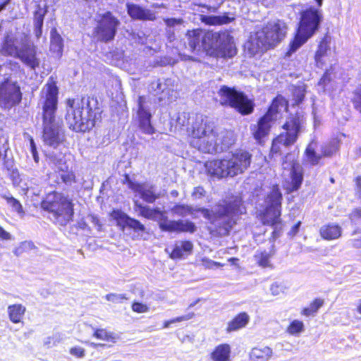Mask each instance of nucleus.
I'll list each match as a JSON object with an SVG mask.
<instances>
[{"mask_svg":"<svg viewBox=\"0 0 361 361\" xmlns=\"http://www.w3.org/2000/svg\"><path fill=\"white\" fill-rule=\"evenodd\" d=\"M8 140L6 136L0 137V155L1 154V152L4 151L5 153L8 149Z\"/></svg>","mask_w":361,"mask_h":361,"instance_id":"052dcab7","label":"nucleus"},{"mask_svg":"<svg viewBox=\"0 0 361 361\" xmlns=\"http://www.w3.org/2000/svg\"><path fill=\"white\" fill-rule=\"evenodd\" d=\"M106 298L109 301L117 302L118 300L125 299L126 298L121 295L111 293L106 295Z\"/></svg>","mask_w":361,"mask_h":361,"instance_id":"69168bd1","label":"nucleus"},{"mask_svg":"<svg viewBox=\"0 0 361 361\" xmlns=\"http://www.w3.org/2000/svg\"><path fill=\"white\" fill-rule=\"evenodd\" d=\"M235 14L232 13H224L217 16L209 17L207 23L211 25H223L231 23L235 20Z\"/></svg>","mask_w":361,"mask_h":361,"instance_id":"f704fd0d","label":"nucleus"},{"mask_svg":"<svg viewBox=\"0 0 361 361\" xmlns=\"http://www.w3.org/2000/svg\"><path fill=\"white\" fill-rule=\"evenodd\" d=\"M203 216L210 222L209 231L214 236L228 235L235 224L234 216L243 214L245 208L242 207L241 200L235 197L233 201L219 204L211 210L207 209H198Z\"/></svg>","mask_w":361,"mask_h":361,"instance_id":"f03ea898","label":"nucleus"},{"mask_svg":"<svg viewBox=\"0 0 361 361\" xmlns=\"http://www.w3.org/2000/svg\"><path fill=\"white\" fill-rule=\"evenodd\" d=\"M271 256V254L264 252L255 255V257L257 259V263L259 266L262 267H271L269 261Z\"/></svg>","mask_w":361,"mask_h":361,"instance_id":"de8ad7c7","label":"nucleus"},{"mask_svg":"<svg viewBox=\"0 0 361 361\" xmlns=\"http://www.w3.org/2000/svg\"><path fill=\"white\" fill-rule=\"evenodd\" d=\"M252 154L244 149L236 150L231 157L206 162L208 174L217 178L234 177L243 173L250 166Z\"/></svg>","mask_w":361,"mask_h":361,"instance_id":"20e7f679","label":"nucleus"},{"mask_svg":"<svg viewBox=\"0 0 361 361\" xmlns=\"http://www.w3.org/2000/svg\"><path fill=\"white\" fill-rule=\"evenodd\" d=\"M69 352L71 355L78 358H82L85 355V350L78 346L71 348Z\"/></svg>","mask_w":361,"mask_h":361,"instance_id":"13d9d810","label":"nucleus"},{"mask_svg":"<svg viewBox=\"0 0 361 361\" xmlns=\"http://www.w3.org/2000/svg\"><path fill=\"white\" fill-rule=\"evenodd\" d=\"M287 108V102L282 97H277L273 101L267 114L252 128L254 138L259 143L264 142L274 122L280 118L281 113L286 111Z\"/></svg>","mask_w":361,"mask_h":361,"instance_id":"9d476101","label":"nucleus"},{"mask_svg":"<svg viewBox=\"0 0 361 361\" xmlns=\"http://www.w3.org/2000/svg\"><path fill=\"white\" fill-rule=\"evenodd\" d=\"M119 21L108 12L102 16L95 28V36L99 40L107 42L111 40L116 32Z\"/></svg>","mask_w":361,"mask_h":361,"instance_id":"dca6fc26","label":"nucleus"},{"mask_svg":"<svg viewBox=\"0 0 361 361\" xmlns=\"http://www.w3.org/2000/svg\"><path fill=\"white\" fill-rule=\"evenodd\" d=\"M191 195L194 200L202 199L206 195V191L202 187L197 186L194 188Z\"/></svg>","mask_w":361,"mask_h":361,"instance_id":"4d7b16f0","label":"nucleus"},{"mask_svg":"<svg viewBox=\"0 0 361 361\" xmlns=\"http://www.w3.org/2000/svg\"><path fill=\"white\" fill-rule=\"evenodd\" d=\"M353 104L356 109L361 113V84L354 92Z\"/></svg>","mask_w":361,"mask_h":361,"instance_id":"603ef678","label":"nucleus"},{"mask_svg":"<svg viewBox=\"0 0 361 361\" xmlns=\"http://www.w3.org/2000/svg\"><path fill=\"white\" fill-rule=\"evenodd\" d=\"M152 114L149 111V102L144 97H139L137 101V119L140 129L146 134L154 133V128L151 124Z\"/></svg>","mask_w":361,"mask_h":361,"instance_id":"6ab92c4d","label":"nucleus"},{"mask_svg":"<svg viewBox=\"0 0 361 361\" xmlns=\"http://www.w3.org/2000/svg\"><path fill=\"white\" fill-rule=\"evenodd\" d=\"M130 189L138 192L140 195L141 198L149 203H153L161 196L159 193L156 192L155 186L149 183L139 185L131 184Z\"/></svg>","mask_w":361,"mask_h":361,"instance_id":"412c9836","label":"nucleus"},{"mask_svg":"<svg viewBox=\"0 0 361 361\" xmlns=\"http://www.w3.org/2000/svg\"><path fill=\"white\" fill-rule=\"evenodd\" d=\"M194 317H195L194 312H189L185 315L177 317L171 320L164 322V328H165V329L169 328L171 324L190 320V319H192Z\"/></svg>","mask_w":361,"mask_h":361,"instance_id":"49530a36","label":"nucleus"},{"mask_svg":"<svg viewBox=\"0 0 361 361\" xmlns=\"http://www.w3.org/2000/svg\"><path fill=\"white\" fill-rule=\"evenodd\" d=\"M272 356L273 350L270 347H255L249 353V361H269Z\"/></svg>","mask_w":361,"mask_h":361,"instance_id":"cd10ccee","label":"nucleus"},{"mask_svg":"<svg viewBox=\"0 0 361 361\" xmlns=\"http://www.w3.org/2000/svg\"><path fill=\"white\" fill-rule=\"evenodd\" d=\"M190 115L188 113L182 112L178 114L176 122L180 127L188 126L190 124Z\"/></svg>","mask_w":361,"mask_h":361,"instance_id":"864d4df0","label":"nucleus"},{"mask_svg":"<svg viewBox=\"0 0 361 361\" xmlns=\"http://www.w3.org/2000/svg\"><path fill=\"white\" fill-rule=\"evenodd\" d=\"M94 336L98 339L102 341H114L115 338L113 336L112 334L107 332L104 329H98L94 333Z\"/></svg>","mask_w":361,"mask_h":361,"instance_id":"8fccbe9b","label":"nucleus"},{"mask_svg":"<svg viewBox=\"0 0 361 361\" xmlns=\"http://www.w3.org/2000/svg\"><path fill=\"white\" fill-rule=\"evenodd\" d=\"M231 348L228 344L217 345L210 354L212 361H231Z\"/></svg>","mask_w":361,"mask_h":361,"instance_id":"c756f323","label":"nucleus"},{"mask_svg":"<svg viewBox=\"0 0 361 361\" xmlns=\"http://www.w3.org/2000/svg\"><path fill=\"white\" fill-rule=\"evenodd\" d=\"M30 150H31V153L32 154V157H33L35 163H38L39 158V156H38V154L37 152V149H36V146H35L33 139H32V138L30 139Z\"/></svg>","mask_w":361,"mask_h":361,"instance_id":"e2e57ef3","label":"nucleus"},{"mask_svg":"<svg viewBox=\"0 0 361 361\" xmlns=\"http://www.w3.org/2000/svg\"><path fill=\"white\" fill-rule=\"evenodd\" d=\"M9 176L14 186L20 187L24 191L28 190V187L22 184L21 176L18 169L12 170V172L9 173Z\"/></svg>","mask_w":361,"mask_h":361,"instance_id":"79ce46f5","label":"nucleus"},{"mask_svg":"<svg viewBox=\"0 0 361 361\" xmlns=\"http://www.w3.org/2000/svg\"><path fill=\"white\" fill-rule=\"evenodd\" d=\"M188 135L191 137L190 145L204 153L212 154L215 151V133L213 123L202 115L192 119L190 127H187Z\"/></svg>","mask_w":361,"mask_h":361,"instance_id":"423d86ee","label":"nucleus"},{"mask_svg":"<svg viewBox=\"0 0 361 361\" xmlns=\"http://www.w3.org/2000/svg\"><path fill=\"white\" fill-rule=\"evenodd\" d=\"M282 195L277 187H274L267 195L265 204L266 209L263 213L262 220L264 224H269L274 227L273 234L275 235L281 229V202Z\"/></svg>","mask_w":361,"mask_h":361,"instance_id":"f8f14e48","label":"nucleus"},{"mask_svg":"<svg viewBox=\"0 0 361 361\" xmlns=\"http://www.w3.org/2000/svg\"><path fill=\"white\" fill-rule=\"evenodd\" d=\"M111 216L117 221L118 224L120 226L124 227L125 224L128 219L129 216H128L124 212H123L121 210H114L111 213Z\"/></svg>","mask_w":361,"mask_h":361,"instance_id":"a18cd8bd","label":"nucleus"},{"mask_svg":"<svg viewBox=\"0 0 361 361\" xmlns=\"http://www.w3.org/2000/svg\"><path fill=\"white\" fill-rule=\"evenodd\" d=\"M304 119L296 114L288 118L283 126L284 133H281L272 142L271 152L273 154L281 153L283 148H286L293 145L302 131Z\"/></svg>","mask_w":361,"mask_h":361,"instance_id":"9b49d317","label":"nucleus"},{"mask_svg":"<svg viewBox=\"0 0 361 361\" xmlns=\"http://www.w3.org/2000/svg\"><path fill=\"white\" fill-rule=\"evenodd\" d=\"M283 175L290 176L292 183V190H296L300 186L303 177L302 167L295 161V155L287 154L282 164Z\"/></svg>","mask_w":361,"mask_h":361,"instance_id":"f3484780","label":"nucleus"},{"mask_svg":"<svg viewBox=\"0 0 361 361\" xmlns=\"http://www.w3.org/2000/svg\"><path fill=\"white\" fill-rule=\"evenodd\" d=\"M322 20L323 14L319 8L311 6L302 11L297 33L290 45L288 54L290 55L291 53L295 51L313 36L318 30Z\"/></svg>","mask_w":361,"mask_h":361,"instance_id":"0eeeda50","label":"nucleus"},{"mask_svg":"<svg viewBox=\"0 0 361 361\" xmlns=\"http://www.w3.org/2000/svg\"><path fill=\"white\" fill-rule=\"evenodd\" d=\"M339 148V142L337 140L331 141L329 144L322 148V153L324 157H331L335 154Z\"/></svg>","mask_w":361,"mask_h":361,"instance_id":"4c0bfd02","label":"nucleus"},{"mask_svg":"<svg viewBox=\"0 0 361 361\" xmlns=\"http://www.w3.org/2000/svg\"><path fill=\"white\" fill-rule=\"evenodd\" d=\"M6 157V155L5 154V157ZM4 166L9 173L12 172V170L17 169L16 168L14 167L13 161L11 159H6V158H5L4 162Z\"/></svg>","mask_w":361,"mask_h":361,"instance_id":"0e129e2a","label":"nucleus"},{"mask_svg":"<svg viewBox=\"0 0 361 361\" xmlns=\"http://www.w3.org/2000/svg\"><path fill=\"white\" fill-rule=\"evenodd\" d=\"M1 196L2 198L5 199L7 203L18 213L23 212L22 205L18 200L10 195V194H1Z\"/></svg>","mask_w":361,"mask_h":361,"instance_id":"37998d69","label":"nucleus"},{"mask_svg":"<svg viewBox=\"0 0 361 361\" xmlns=\"http://www.w3.org/2000/svg\"><path fill=\"white\" fill-rule=\"evenodd\" d=\"M305 154L307 161L313 165L317 164L321 159V156L317 155L315 153L313 143H311L307 146L305 150Z\"/></svg>","mask_w":361,"mask_h":361,"instance_id":"58836bf2","label":"nucleus"},{"mask_svg":"<svg viewBox=\"0 0 361 361\" xmlns=\"http://www.w3.org/2000/svg\"><path fill=\"white\" fill-rule=\"evenodd\" d=\"M47 158L51 163L57 166L60 171H62L61 178L65 183L71 184L73 182H75V175L73 172L65 171V170L67 169V166L66 164L63 162V159L61 158L57 157L56 155L54 153L49 154L47 155Z\"/></svg>","mask_w":361,"mask_h":361,"instance_id":"a878e982","label":"nucleus"},{"mask_svg":"<svg viewBox=\"0 0 361 361\" xmlns=\"http://www.w3.org/2000/svg\"><path fill=\"white\" fill-rule=\"evenodd\" d=\"M350 221L357 227L352 233L350 240L352 245L356 248L361 247V209H355L350 215Z\"/></svg>","mask_w":361,"mask_h":361,"instance_id":"4be33fe9","label":"nucleus"},{"mask_svg":"<svg viewBox=\"0 0 361 361\" xmlns=\"http://www.w3.org/2000/svg\"><path fill=\"white\" fill-rule=\"evenodd\" d=\"M305 331V325L302 321L295 319L287 327L286 331L292 336H298Z\"/></svg>","mask_w":361,"mask_h":361,"instance_id":"e433bc0d","label":"nucleus"},{"mask_svg":"<svg viewBox=\"0 0 361 361\" xmlns=\"http://www.w3.org/2000/svg\"><path fill=\"white\" fill-rule=\"evenodd\" d=\"M286 30V23L281 20H278L267 23L250 37L249 42L246 44L248 52L254 56L274 47L285 37Z\"/></svg>","mask_w":361,"mask_h":361,"instance_id":"39448f33","label":"nucleus"},{"mask_svg":"<svg viewBox=\"0 0 361 361\" xmlns=\"http://www.w3.org/2000/svg\"><path fill=\"white\" fill-rule=\"evenodd\" d=\"M135 209L140 215L146 219L157 221L159 228L164 231L169 232H195L196 227L190 221L178 220L172 221L168 219L166 212L161 211L159 208L152 209L148 206H144L135 201Z\"/></svg>","mask_w":361,"mask_h":361,"instance_id":"6e6552de","label":"nucleus"},{"mask_svg":"<svg viewBox=\"0 0 361 361\" xmlns=\"http://www.w3.org/2000/svg\"><path fill=\"white\" fill-rule=\"evenodd\" d=\"M22 99L20 88L16 80L11 76L7 77L0 82V106L11 109L18 104Z\"/></svg>","mask_w":361,"mask_h":361,"instance_id":"2eb2a0df","label":"nucleus"},{"mask_svg":"<svg viewBox=\"0 0 361 361\" xmlns=\"http://www.w3.org/2000/svg\"><path fill=\"white\" fill-rule=\"evenodd\" d=\"M208 35L209 32L200 29L188 31L186 35L188 49L198 51L202 48L204 51H209L210 39H207Z\"/></svg>","mask_w":361,"mask_h":361,"instance_id":"aec40b11","label":"nucleus"},{"mask_svg":"<svg viewBox=\"0 0 361 361\" xmlns=\"http://www.w3.org/2000/svg\"><path fill=\"white\" fill-rule=\"evenodd\" d=\"M125 226H128L136 231H143L145 226L138 220L128 217Z\"/></svg>","mask_w":361,"mask_h":361,"instance_id":"3c124183","label":"nucleus"},{"mask_svg":"<svg viewBox=\"0 0 361 361\" xmlns=\"http://www.w3.org/2000/svg\"><path fill=\"white\" fill-rule=\"evenodd\" d=\"M128 13L135 19L142 20H154L156 19V14L149 9L144 8L136 4H128Z\"/></svg>","mask_w":361,"mask_h":361,"instance_id":"b1692460","label":"nucleus"},{"mask_svg":"<svg viewBox=\"0 0 361 361\" xmlns=\"http://www.w3.org/2000/svg\"><path fill=\"white\" fill-rule=\"evenodd\" d=\"M58 103V88L54 81L48 82L42 88L39 104L42 108L44 142L56 147L63 140V134L55 121Z\"/></svg>","mask_w":361,"mask_h":361,"instance_id":"f257e3e1","label":"nucleus"},{"mask_svg":"<svg viewBox=\"0 0 361 361\" xmlns=\"http://www.w3.org/2000/svg\"><path fill=\"white\" fill-rule=\"evenodd\" d=\"M132 310L137 313H145L149 312V307L141 302H133L132 305Z\"/></svg>","mask_w":361,"mask_h":361,"instance_id":"6e6d98bb","label":"nucleus"},{"mask_svg":"<svg viewBox=\"0 0 361 361\" xmlns=\"http://www.w3.org/2000/svg\"><path fill=\"white\" fill-rule=\"evenodd\" d=\"M26 307L22 304H13L8 305L7 312L8 318L14 324L22 322Z\"/></svg>","mask_w":361,"mask_h":361,"instance_id":"7c9ffc66","label":"nucleus"},{"mask_svg":"<svg viewBox=\"0 0 361 361\" xmlns=\"http://www.w3.org/2000/svg\"><path fill=\"white\" fill-rule=\"evenodd\" d=\"M63 39L61 35L57 32L55 28L51 31V44L50 50L56 53L58 56H61L63 50Z\"/></svg>","mask_w":361,"mask_h":361,"instance_id":"473e14b6","label":"nucleus"},{"mask_svg":"<svg viewBox=\"0 0 361 361\" xmlns=\"http://www.w3.org/2000/svg\"><path fill=\"white\" fill-rule=\"evenodd\" d=\"M294 95L296 97V102L297 103L301 102L305 97V90L302 87H298L295 92Z\"/></svg>","mask_w":361,"mask_h":361,"instance_id":"680f3d73","label":"nucleus"},{"mask_svg":"<svg viewBox=\"0 0 361 361\" xmlns=\"http://www.w3.org/2000/svg\"><path fill=\"white\" fill-rule=\"evenodd\" d=\"M209 51H216L218 56L231 58L236 54L233 36L227 31L209 32Z\"/></svg>","mask_w":361,"mask_h":361,"instance_id":"ddd939ff","label":"nucleus"},{"mask_svg":"<svg viewBox=\"0 0 361 361\" xmlns=\"http://www.w3.org/2000/svg\"><path fill=\"white\" fill-rule=\"evenodd\" d=\"M250 320L249 315L245 312L240 313L231 322L228 323L227 331H237L245 327Z\"/></svg>","mask_w":361,"mask_h":361,"instance_id":"2f4dec72","label":"nucleus"},{"mask_svg":"<svg viewBox=\"0 0 361 361\" xmlns=\"http://www.w3.org/2000/svg\"><path fill=\"white\" fill-rule=\"evenodd\" d=\"M270 290L272 295H278L281 292V288L279 285L274 283L271 286Z\"/></svg>","mask_w":361,"mask_h":361,"instance_id":"338daca9","label":"nucleus"},{"mask_svg":"<svg viewBox=\"0 0 361 361\" xmlns=\"http://www.w3.org/2000/svg\"><path fill=\"white\" fill-rule=\"evenodd\" d=\"M20 66L18 63L10 61L9 62L0 66V73L1 72L6 71V70H10L11 71H17L20 69Z\"/></svg>","mask_w":361,"mask_h":361,"instance_id":"5fc2aeb1","label":"nucleus"},{"mask_svg":"<svg viewBox=\"0 0 361 361\" xmlns=\"http://www.w3.org/2000/svg\"><path fill=\"white\" fill-rule=\"evenodd\" d=\"M23 63L32 70H35L40 65V59L37 57V48L32 43L24 40L21 42L19 53L16 57Z\"/></svg>","mask_w":361,"mask_h":361,"instance_id":"a211bd4d","label":"nucleus"},{"mask_svg":"<svg viewBox=\"0 0 361 361\" xmlns=\"http://www.w3.org/2000/svg\"><path fill=\"white\" fill-rule=\"evenodd\" d=\"M219 102L221 105H228L235 109L242 114H249L253 111V106L243 93L238 92L234 89L223 86L219 90Z\"/></svg>","mask_w":361,"mask_h":361,"instance_id":"4468645a","label":"nucleus"},{"mask_svg":"<svg viewBox=\"0 0 361 361\" xmlns=\"http://www.w3.org/2000/svg\"><path fill=\"white\" fill-rule=\"evenodd\" d=\"M201 265L204 268L208 269H213L214 268L222 267L224 266V264H221L218 262H214L207 257H203L201 259Z\"/></svg>","mask_w":361,"mask_h":361,"instance_id":"09e8293b","label":"nucleus"},{"mask_svg":"<svg viewBox=\"0 0 361 361\" xmlns=\"http://www.w3.org/2000/svg\"><path fill=\"white\" fill-rule=\"evenodd\" d=\"M356 183V190L357 192L359 194V196H361V177L358 176L355 179Z\"/></svg>","mask_w":361,"mask_h":361,"instance_id":"774afa93","label":"nucleus"},{"mask_svg":"<svg viewBox=\"0 0 361 361\" xmlns=\"http://www.w3.org/2000/svg\"><path fill=\"white\" fill-rule=\"evenodd\" d=\"M193 245L190 241H178L175 243L171 252L172 259H180L189 255L192 250Z\"/></svg>","mask_w":361,"mask_h":361,"instance_id":"c85d7f7f","label":"nucleus"},{"mask_svg":"<svg viewBox=\"0 0 361 361\" xmlns=\"http://www.w3.org/2000/svg\"><path fill=\"white\" fill-rule=\"evenodd\" d=\"M42 207L51 214L55 223L61 226L70 222L74 214L71 200L57 192L49 194Z\"/></svg>","mask_w":361,"mask_h":361,"instance_id":"1a4fd4ad","label":"nucleus"},{"mask_svg":"<svg viewBox=\"0 0 361 361\" xmlns=\"http://www.w3.org/2000/svg\"><path fill=\"white\" fill-rule=\"evenodd\" d=\"M47 11L46 8H42L37 5V10L34 13V27H42L44 18Z\"/></svg>","mask_w":361,"mask_h":361,"instance_id":"ea45409f","label":"nucleus"},{"mask_svg":"<svg viewBox=\"0 0 361 361\" xmlns=\"http://www.w3.org/2000/svg\"><path fill=\"white\" fill-rule=\"evenodd\" d=\"M36 248V246L32 241L22 242L20 245L14 250L16 256H20L25 252H28Z\"/></svg>","mask_w":361,"mask_h":361,"instance_id":"c03bdc74","label":"nucleus"},{"mask_svg":"<svg viewBox=\"0 0 361 361\" xmlns=\"http://www.w3.org/2000/svg\"><path fill=\"white\" fill-rule=\"evenodd\" d=\"M97 100L93 97L68 99L66 121L69 128L75 132H86L95 125L99 114Z\"/></svg>","mask_w":361,"mask_h":361,"instance_id":"7ed1b4c3","label":"nucleus"},{"mask_svg":"<svg viewBox=\"0 0 361 361\" xmlns=\"http://www.w3.org/2000/svg\"><path fill=\"white\" fill-rule=\"evenodd\" d=\"M342 228L334 223H329L321 226L319 229L320 236L326 240H333L339 238L342 235Z\"/></svg>","mask_w":361,"mask_h":361,"instance_id":"393cba45","label":"nucleus"},{"mask_svg":"<svg viewBox=\"0 0 361 361\" xmlns=\"http://www.w3.org/2000/svg\"><path fill=\"white\" fill-rule=\"evenodd\" d=\"M20 47L17 44V39L9 35H7L2 43L0 53L6 56L16 58L19 53Z\"/></svg>","mask_w":361,"mask_h":361,"instance_id":"bb28decb","label":"nucleus"},{"mask_svg":"<svg viewBox=\"0 0 361 361\" xmlns=\"http://www.w3.org/2000/svg\"><path fill=\"white\" fill-rule=\"evenodd\" d=\"M194 209L188 205L177 204L171 209L173 214H177L180 216H185L188 214H192Z\"/></svg>","mask_w":361,"mask_h":361,"instance_id":"a19ab883","label":"nucleus"},{"mask_svg":"<svg viewBox=\"0 0 361 361\" xmlns=\"http://www.w3.org/2000/svg\"><path fill=\"white\" fill-rule=\"evenodd\" d=\"M166 25L169 27H175L183 24V20L181 18H167L164 20Z\"/></svg>","mask_w":361,"mask_h":361,"instance_id":"bf43d9fd","label":"nucleus"},{"mask_svg":"<svg viewBox=\"0 0 361 361\" xmlns=\"http://www.w3.org/2000/svg\"><path fill=\"white\" fill-rule=\"evenodd\" d=\"M323 305L324 300L320 298H317L313 302H312L308 307H305L302 310V314L306 317H309L316 313Z\"/></svg>","mask_w":361,"mask_h":361,"instance_id":"c9c22d12","label":"nucleus"},{"mask_svg":"<svg viewBox=\"0 0 361 361\" xmlns=\"http://www.w3.org/2000/svg\"><path fill=\"white\" fill-rule=\"evenodd\" d=\"M330 51L329 47V41L327 37H324L320 42L319 44L318 49L315 54V61L317 62V66L323 64V59L325 56L328 55V52Z\"/></svg>","mask_w":361,"mask_h":361,"instance_id":"72a5a7b5","label":"nucleus"},{"mask_svg":"<svg viewBox=\"0 0 361 361\" xmlns=\"http://www.w3.org/2000/svg\"><path fill=\"white\" fill-rule=\"evenodd\" d=\"M215 151L212 153H220L226 150L231 145L234 143L233 134L232 132H222L220 135L216 131L215 133Z\"/></svg>","mask_w":361,"mask_h":361,"instance_id":"5701e85b","label":"nucleus"}]
</instances>
